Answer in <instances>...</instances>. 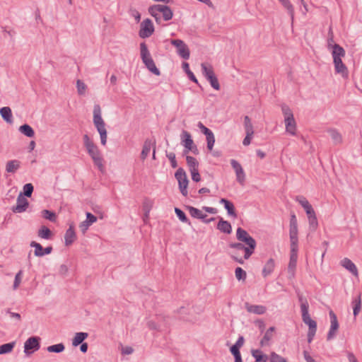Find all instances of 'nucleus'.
<instances>
[{"label":"nucleus","instance_id":"f257e3e1","mask_svg":"<svg viewBox=\"0 0 362 362\" xmlns=\"http://www.w3.org/2000/svg\"><path fill=\"white\" fill-rule=\"evenodd\" d=\"M298 300L300 303V311L303 322L309 327L308 333V342L310 343L313 341L317 331V323L315 320L311 319L309 315V305L307 300L302 296H298Z\"/></svg>","mask_w":362,"mask_h":362},{"label":"nucleus","instance_id":"f03ea898","mask_svg":"<svg viewBox=\"0 0 362 362\" xmlns=\"http://www.w3.org/2000/svg\"><path fill=\"white\" fill-rule=\"evenodd\" d=\"M332 51L333 63L336 73L341 75L343 78H348L349 71L346 65L342 62V57L345 56V50L340 45H334Z\"/></svg>","mask_w":362,"mask_h":362},{"label":"nucleus","instance_id":"7ed1b4c3","mask_svg":"<svg viewBox=\"0 0 362 362\" xmlns=\"http://www.w3.org/2000/svg\"><path fill=\"white\" fill-rule=\"evenodd\" d=\"M83 144L88 151V153L93 160L94 164L98 168L100 171L103 170V159L101 156L100 152L98 146L89 138L87 134L83 135Z\"/></svg>","mask_w":362,"mask_h":362},{"label":"nucleus","instance_id":"20e7f679","mask_svg":"<svg viewBox=\"0 0 362 362\" xmlns=\"http://www.w3.org/2000/svg\"><path fill=\"white\" fill-rule=\"evenodd\" d=\"M93 124L100 134L101 144L105 146L107 142V130L105 123L101 116V108L98 104L93 107Z\"/></svg>","mask_w":362,"mask_h":362},{"label":"nucleus","instance_id":"39448f33","mask_svg":"<svg viewBox=\"0 0 362 362\" xmlns=\"http://www.w3.org/2000/svg\"><path fill=\"white\" fill-rule=\"evenodd\" d=\"M140 55L143 63L148 70L156 76H160V71L156 67L145 42L140 44Z\"/></svg>","mask_w":362,"mask_h":362},{"label":"nucleus","instance_id":"423d86ee","mask_svg":"<svg viewBox=\"0 0 362 362\" xmlns=\"http://www.w3.org/2000/svg\"><path fill=\"white\" fill-rule=\"evenodd\" d=\"M236 238L247 245L246 255L254 253L257 243L256 240L249 235V233L242 228H238L236 230Z\"/></svg>","mask_w":362,"mask_h":362},{"label":"nucleus","instance_id":"0eeeda50","mask_svg":"<svg viewBox=\"0 0 362 362\" xmlns=\"http://www.w3.org/2000/svg\"><path fill=\"white\" fill-rule=\"evenodd\" d=\"M175 177L178 182L179 188L181 194L186 197L187 195V186L189 180L185 170L179 168L175 173Z\"/></svg>","mask_w":362,"mask_h":362},{"label":"nucleus","instance_id":"6e6552de","mask_svg":"<svg viewBox=\"0 0 362 362\" xmlns=\"http://www.w3.org/2000/svg\"><path fill=\"white\" fill-rule=\"evenodd\" d=\"M40 338L38 337H29L24 343V352L27 355L33 354L40 349Z\"/></svg>","mask_w":362,"mask_h":362},{"label":"nucleus","instance_id":"1a4fd4ad","mask_svg":"<svg viewBox=\"0 0 362 362\" xmlns=\"http://www.w3.org/2000/svg\"><path fill=\"white\" fill-rule=\"evenodd\" d=\"M154 32V26L151 19L146 18L141 23L140 30L139 32V37L141 38H147L153 35Z\"/></svg>","mask_w":362,"mask_h":362},{"label":"nucleus","instance_id":"9d476101","mask_svg":"<svg viewBox=\"0 0 362 362\" xmlns=\"http://www.w3.org/2000/svg\"><path fill=\"white\" fill-rule=\"evenodd\" d=\"M181 144L185 148L183 153L184 154L188 153L189 151H193V148L197 150L196 146L194 145L193 139L191 134L186 130H183L180 135Z\"/></svg>","mask_w":362,"mask_h":362},{"label":"nucleus","instance_id":"9b49d317","mask_svg":"<svg viewBox=\"0 0 362 362\" xmlns=\"http://www.w3.org/2000/svg\"><path fill=\"white\" fill-rule=\"evenodd\" d=\"M298 247L291 246L290 260L288 265V272L290 278L295 276V270L297 265Z\"/></svg>","mask_w":362,"mask_h":362},{"label":"nucleus","instance_id":"f8f14e48","mask_svg":"<svg viewBox=\"0 0 362 362\" xmlns=\"http://www.w3.org/2000/svg\"><path fill=\"white\" fill-rule=\"evenodd\" d=\"M171 44L175 46L177 50V54L184 59L189 58L190 52L187 45L182 40L176 39L171 41Z\"/></svg>","mask_w":362,"mask_h":362},{"label":"nucleus","instance_id":"ddd939ff","mask_svg":"<svg viewBox=\"0 0 362 362\" xmlns=\"http://www.w3.org/2000/svg\"><path fill=\"white\" fill-rule=\"evenodd\" d=\"M28 205V201L23 196V193L21 192L17 197L16 205L12 207V211L14 213H23L26 211Z\"/></svg>","mask_w":362,"mask_h":362},{"label":"nucleus","instance_id":"4468645a","mask_svg":"<svg viewBox=\"0 0 362 362\" xmlns=\"http://www.w3.org/2000/svg\"><path fill=\"white\" fill-rule=\"evenodd\" d=\"M329 318H330L331 325H330V328H329V330L327 336V339L331 340L332 339H333L334 337L335 332L339 329V322L337 320V315L333 312V310H331L329 312Z\"/></svg>","mask_w":362,"mask_h":362},{"label":"nucleus","instance_id":"2eb2a0df","mask_svg":"<svg viewBox=\"0 0 362 362\" xmlns=\"http://www.w3.org/2000/svg\"><path fill=\"white\" fill-rule=\"evenodd\" d=\"M230 164L235 171L237 181L240 184L243 185L245 180V175L241 165L234 159L230 160Z\"/></svg>","mask_w":362,"mask_h":362},{"label":"nucleus","instance_id":"dca6fc26","mask_svg":"<svg viewBox=\"0 0 362 362\" xmlns=\"http://www.w3.org/2000/svg\"><path fill=\"white\" fill-rule=\"evenodd\" d=\"M76 239V235L74 230V227L72 224L69 226V228L66 230L64 235V243L65 245H71Z\"/></svg>","mask_w":362,"mask_h":362},{"label":"nucleus","instance_id":"f3484780","mask_svg":"<svg viewBox=\"0 0 362 362\" xmlns=\"http://www.w3.org/2000/svg\"><path fill=\"white\" fill-rule=\"evenodd\" d=\"M156 145V140L155 139H147L145 140L144 145H143V149L141 153V159L145 160L146 157L148 156L151 146H155Z\"/></svg>","mask_w":362,"mask_h":362},{"label":"nucleus","instance_id":"a211bd4d","mask_svg":"<svg viewBox=\"0 0 362 362\" xmlns=\"http://www.w3.org/2000/svg\"><path fill=\"white\" fill-rule=\"evenodd\" d=\"M341 264L346 269L349 271L354 276H358V269L356 268V266L349 258H346V257L344 258L341 261Z\"/></svg>","mask_w":362,"mask_h":362},{"label":"nucleus","instance_id":"6ab92c4d","mask_svg":"<svg viewBox=\"0 0 362 362\" xmlns=\"http://www.w3.org/2000/svg\"><path fill=\"white\" fill-rule=\"evenodd\" d=\"M245 307L247 312L257 315H262L265 313L267 310L266 308L263 305H251L248 303L245 304Z\"/></svg>","mask_w":362,"mask_h":362},{"label":"nucleus","instance_id":"aec40b11","mask_svg":"<svg viewBox=\"0 0 362 362\" xmlns=\"http://www.w3.org/2000/svg\"><path fill=\"white\" fill-rule=\"evenodd\" d=\"M219 202L221 204H223L224 208L227 211L228 214L229 216H231L233 218H236L237 217V214H236L235 210V206H234L233 204L230 201H229V200H228V199H226L225 198H221L220 199Z\"/></svg>","mask_w":362,"mask_h":362},{"label":"nucleus","instance_id":"412c9836","mask_svg":"<svg viewBox=\"0 0 362 362\" xmlns=\"http://www.w3.org/2000/svg\"><path fill=\"white\" fill-rule=\"evenodd\" d=\"M298 226H289V238L291 246L298 247Z\"/></svg>","mask_w":362,"mask_h":362},{"label":"nucleus","instance_id":"4be33fe9","mask_svg":"<svg viewBox=\"0 0 362 362\" xmlns=\"http://www.w3.org/2000/svg\"><path fill=\"white\" fill-rule=\"evenodd\" d=\"M21 168V161L18 160H8L6 164V171L14 174Z\"/></svg>","mask_w":362,"mask_h":362},{"label":"nucleus","instance_id":"5701e85b","mask_svg":"<svg viewBox=\"0 0 362 362\" xmlns=\"http://www.w3.org/2000/svg\"><path fill=\"white\" fill-rule=\"evenodd\" d=\"M216 228L221 232L226 234H230L232 232L231 224L228 221L223 220L222 218H220V221H218Z\"/></svg>","mask_w":362,"mask_h":362},{"label":"nucleus","instance_id":"b1692460","mask_svg":"<svg viewBox=\"0 0 362 362\" xmlns=\"http://www.w3.org/2000/svg\"><path fill=\"white\" fill-rule=\"evenodd\" d=\"M1 117L8 124L13 122L11 109L9 107H3L0 109Z\"/></svg>","mask_w":362,"mask_h":362},{"label":"nucleus","instance_id":"393cba45","mask_svg":"<svg viewBox=\"0 0 362 362\" xmlns=\"http://www.w3.org/2000/svg\"><path fill=\"white\" fill-rule=\"evenodd\" d=\"M275 267V262L274 259L272 258H270L264 264L263 269H262V275L264 277H267V276L270 275Z\"/></svg>","mask_w":362,"mask_h":362},{"label":"nucleus","instance_id":"a878e982","mask_svg":"<svg viewBox=\"0 0 362 362\" xmlns=\"http://www.w3.org/2000/svg\"><path fill=\"white\" fill-rule=\"evenodd\" d=\"M286 131L291 135L296 134V123L293 118L284 119Z\"/></svg>","mask_w":362,"mask_h":362},{"label":"nucleus","instance_id":"bb28decb","mask_svg":"<svg viewBox=\"0 0 362 362\" xmlns=\"http://www.w3.org/2000/svg\"><path fill=\"white\" fill-rule=\"evenodd\" d=\"M275 331L274 327H270L265 332L263 338L260 341L261 346L269 345V341L273 337V333Z\"/></svg>","mask_w":362,"mask_h":362},{"label":"nucleus","instance_id":"cd10ccee","mask_svg":"<svg viewBox=\"0 0 362 362\" xmlns=\"http://www.w3.org/2000/svg\"><path fill=\"white\" fill-rule=\"evenodd\" d=\"M187 210L189 211L191 216L195 218H199L201 220H204L207 216L202 212L201 210L191 206H187Z\"/></svg>","mask_w":362,"mask_h":362},{"label":"nucleus","instance_id":"c85d7f7f","mask_svg":"<svg viewBox=\"0 0 362 362\" xmlns=\"http://www.w3.org/2000/svg\"><path fill=\"white\" fill-rule=\"evenodd\" d=\"M168 6L161 5V4H156L150 6L148 8V13L152 16H156V15L162 14L163 11Z\"/></svg>","mask_w":362,"mask_h":362},{"label":"nucleus","instance_id":"c756f323","mask_svg":"<svg viewBox=\"0 0 362 362\" xmlns=\"http://www.w3.org/2000/svg\"><path fill=\"white\" fill-rule=\"evenodd\" d=\"M327 132L332 139L334 144H340L342 142V136L341 134L334 129H329Z\"/></svg>","mask_w":362,"mask_h":362},{"label":"nucleus","instance_id":"7c9ffc66","mask_svg":"<svg viewBox=\"0 0 362 362\" xmlns=\"http://www.w3.org/2000/svg\"><path fill=\"white\" fill-rule=\"evenodd\" d=\"M201 67H202V74L206 78V79H208L211 76H214L215 74L213 67L211 64H209L206 63H202L201 64Z\"/></svg>","mask_w":362,"mask_h":362},{"label":"nucleus","instance_id":"2f4dec72","mask_svg":"<svg viewBox=\"0 0 362 362\" xmlns=\"http://www.w3.org/2000/svg\"><path fill=\"white\" fill-rule=\"evenodd\" d=\"M251 353L252 356L255 358V362H267L268 360L267 355L262 354V351L259 349H253Z\"/></svg>","mask_w":362,"mask_h":362},{"label":"nucleus","instance_id":"473e14b6","mask_svg":"<svg viewBox=\"0 0 362 362\" xmlns=\"http://www.w3.org/2000/svg\"><path fill=\"white\" fill-rule=\"evenodd\" d=\"M88 336V334L86 332H77L72 340V345L74 346H78L83 343Z\"/></svg>","mask_w":362,"mask_h":362},{"label":"nucleus","instance_id":"72a5a7b5","mask_svg":"<svg viewBox=\"0 0 362 362\" xmlns=\"http://www.w3.org/2000/svg\"><path fill=\"white\" fill-rule=\"evenodd\" d=\"M229 247L230 248H233V249H235V250H243L244 251V259H248L251 255L253 254V253H250V255H246V249H247V245L245 246V245H243L241 243H231L229 244Z\"/></svg>","mask_w":362,"mask_h":362},{"label":"nucleus","instance_id":"f704fd0d","mask_svg":"<svg viewBox=\"0 0 362 362\" xmlns=\"http://www.w3.org/2000/svg\"><path fill=\"white\" fill-rule=\"evenodd\" d=\"M281 5L287 10L288 13L289 14L291 21H293L294 18V8L293 5L291 4L289 0H278Z\"/></svg>","mask_w":362,"mask_h":362},{"label":"nucleus","instance_id":"c9c22d12","mask_svg":"<svg viewBox=\"0 0 362 362\" xmlns=\"http://www.w3.org/2000/svg\"><path fill=\"white\" fill-rule=\"evenodd\" d=\"M19 132L25 136L32 138L35 136L33 129L28 124H25L19 127Z\"/></svg>","mask_w":362,"mask_h":362},{"label":"nucleus","instance_id":"e433bc0d","mask_svg":"<svg viewBox=\"0 0 362 362\" xmlns=\"http://www.w3.org/2000/svg\"><path fill=\"white\" fill-rule=\"evenodd\" d=\"M38 236L43 239L49 240L52 238V231L47 227L42 226L38 230Z\"/></svg>","mask_w":362,"mask_h":362},{"label":"nucleus","instance_id":"4c0bfd02","mask_svg":"<svg viewBox=\"0 0 362 362\" xmlns=\"http://www.w3.org/2000/svg\"><path fill=\"white\" fill-rule=\"evenodd\" d=\"M187 164L189 167V171L198 169L199 163L197 159L191 156H186Z\"/></svg>","mask_w":362,"mask_h":362},{"label":"nucleus","instance_id":"58836bf2","mask_svg":"<svg viewBox=\"0 0 362 362\" xmlns=\"http://www.w3.org/2000/svg\"><path fill=\"white\" fill-rule=\"evenodd\" d=\"M30 247L35 248L34 255L36 257H42V256H44V253H43L44 248L42 247V246L40 243H37L35 241H32L30 243Z\"/></svg>","mask_w":362,"mask_h":362},{"label":"nucleus","instance_id":"ea45409f","mask_svg":"<svg viewBox=\"0 0 362 362\" xmlns=\"http://www.w3.org/2000/svg\"><path fill=\"white\" fill-rule=\"evenodd\" d=\"M352 304L354 315L356 317L359 313L361 307V300L360 295L352 301Z\"/></svg>","mask_w":362,"mask_h":362},{"label":"nucleus","instance_id":"a19ab883","mask_svg":"<svg viewBox=\"0 0 362 362\" xmlns=\"http://www.w3.org/2000/svg\"><path fill=\"white\" fill-rule=\"evenodd\" d=\"M64 349L65 346L62 343L51 345L47 348V351L53 353H61L64 351Z\"/></svg>","mask_w":362,"mask_h":362},{"label":"nucleus","instance_id":"79ce46f5","mask_svg":"<svg viewBox=\"0 0 362 362\" xmlns=\"http://www.w3.org/2000/svg\"><path fill=\"white\" fill-rule=\"evenodd\" d=\"M15 346V342H10L0 346V354H6L10 353Z\"/></svg>","mask_w":362,"mask_h":362},{"label":"nucleus","instance_id":"37998d69","mask_svg":"<svg viewBox=\"0 0 362 362\" xmlns=\"http://www.w3.org/2000/svg\"><path fill=\"white\" fill-rule=\"evenodd\" d=\"M175 213L176 214L178 218L183 223L191 225V222L186 216L185 214L179 208H175Z\"/></svg>","mask_w":362,"mask_h":362},{"label":"nucleus","instance_id":"c03bdc74","mask_svg":"<svg viewBox=\"0 0 362 362\" xmlns=\"http://www.w3.org/2000/svg\"><path fill=\"white\" fill-rule=\"evenodd\" d=\"M281 111L284 116V119H291V118L294 117L292 110L290 109V107L287 105H286V104L281 105Z\"/></svg>","mask_w":362,"mask_h":362},{"label":"nucleus","instance_id":"a18cd8bd","mask_svg":"<svg viewBox=\"0 0 362 362\" xmlns=\"http://www.w3.org/2000/svg\"><path fill=\"white\" fill-rule=\"evenodd\" d=\"M244 127L245 133H254L253 126L248 116H245L244 117Z\"/></svg>","mask_w":362,"mask_h":362},{"label":"nucleus","instance_id":"49530a36","mask_svg":"<svg viewBox=\"0 0 362 362\" xmlns=\"http://www.w3.org/2000/svg\"><path fill=\"white\" fill-rule=\"evenodd\" d=\"M235 275L238 281H245L247 277L246 272L244 271L241 267H237L235 270Z\"/></svg>","mask_w":362,"mask_h":362},{"label":"nucleus","instance_id":"de8ad7c7","mask_svg":"<svg viewBox=\"0 0 362 362\" xmlns=\"http://www.w3.org/2000/svg\"><path fill=\"white\" fill-rule=\"evenodd\" d=\"M33 185L31 183H27L23 186V196L30 197L33 192Z\"/></svg>","mask_w":362,"mask_h":362},{"label":"nucleus","instance_id":"09e8293b","mask_svg":"<svg viewBox=\"0 0 362 362\" xmlns=\"http://www.w3.org/2000/svg\"><path fill=\"white\" fill-rule=\"evenodd\" d=\"M334 45H339L334 43L333 32L332 30V28H329V33H328V38H327V49L329 50L333 49Z\"/></svg>","mask_w":362,"mask_h":362},{"label":"nucleus","instance_id":"8fccbe9b","mask_svg":"<svg viewBox=\"0 0 362 362\" xmlns=\"http://www.w3.org/2000/svg\"><path fill=\"white\" fill-rule=\"evenodd\" d=\"M206 80L210 83L211 87H213L215 90H218L220 89V84L215 74Z\"/></svg>","mask_w":362,"mask_h":362},{"label":"nucleus","instance_id":"3c124183","mask_svg":"<svg viewBox=\"0 0 362 362\" xmlns=\"http://www.w3.org/2000/svg\"><path fill=\"white\" fill-rule=\"evenodd\" d=\"M22 276H23V271L20 270L16 274V276H15V279H14V282H13V290H16L18 288V286L21 284V281H22Z\"/></svg>","mask_w":362,"mask_h":362},{"label":"nucleus","instance_id":"603ef678","mask_svg":"<svg viewBox=\"0 0 362 362\" xmlns=\"http://www.w3.org/2000/svg\"><path fill=\"white\" fill-rule=\"evenodd\" d=\"M76 88L78 93L82 95L85 94L87 86L81 80L78 79L76 81Z\"/></svg>","mask_w":362,"mask_h":362},{"label":"nucleus","instance_id":"864d4df0","mask_svg":"<svg viewBox=\"0 0 362 362\" xmlns=\"http://www.w3.org/2000/svg\"><path fill=\"white\" fill-rule=\"evenodd\" d=\"M42 213L44 218L49 220L51 221H55L56 214L54 212L45 209L42 211Z\"/></svg>","mask_w":362,"mask_h":362},{"label":"nucleus","instance_id":"5fc2aeb1","mask_svg":"<svg viewBox=\"0 0 362 362\" xmlns=\"http://www.w3.org/2000/svg\"><path fill=\"white\" fill-rule=\"evenodd\" d=\"M269 361L270 362H287L286 358L275 352L271 353Z\"/></svg>","mask_w":362,"mask_h":362},{"label":"nucleus","instance_id":"6e6d98bb","mask_svg":"<svg viewBox=\"0 0 362 362\" xmlns=\"http://www.w3.org/2000/svg\"><path fill=\"white\" fill-rule=\"evenodd\" d=\"M162 16L164 21H168L172 19L173 13L169 6H167L165 11L162 13Z\"/></svg>","mask_w":362,"mask_h":362},{"label":"nucleus","instance_id":"4d7b16f0","mask_svg":"<svg viewBox=\"0 0 362 362\" xmlns=\"http://www.w3.org/2000/svg\"><path fill=\"white\" fill-rule=\"evenodd\" d=\"M206 139L207 142V148L209 151H211L215 143V137L214 133L212 132L211 134L206 136Z\"/></svg>","mask_w":362,"mask_h":362},{"label":"nucleus","instance_id":"13d9d810","mask_svg":"<svg viewBox=\"0 0 362 362\" xmlns=\"http://www.w3.org/2000/svg\"><path fill=\"white\" fill-rule=\"evenodd\" d=\"M128 13L131 16L134 18L136 23H139L140 21L141 14L136 8L132 7L129 8Z\"/></svg>","mask_w":362,"mask_h":362},{"label":"nucleus","instance_id":"bf43d9fd","mask_svg":"<svg viewBox=\"0 0 362 362\" xmlns=\"http://www.w3.org/2000/svg\"><path fill=\"white\" fill-rule=\"evenodd\" d=\"M167 158L170 161L172 168H175L177 166L175 154L173 152L166 154Z\"/></svg>","mask_w":362,"mask_h":362},{"label":"nucleus","instance_id":"052dcab7","mask_svg":"<svg viewBox=\"0 0 362 362\" xmlns=\"http://www.w3.org/2000/svg\"><path fill=\"white\" fill-rule=\"evenodd\" d=\"M197 127L206 136L212 133V131L205 127L201 122H198Z\"/></svg>","mask_w":362,"mask_h":362},{"label":"nucleus","instance_id":"680f3d73","mask_svg":"<svg viewBox=\"0 0 362 362\" xmlns=\"http://www.w3.org/2000/svg\"><path fill=\"white\" fill-rule=\"evenodd\" d=\"M309 220V224H310V228L313 230H315L317 226H318V223H317V217L316 216H312L308 218Z\"/></svg>","mask_w":362,"mask_h":362},{"label":"nucleus","instance_id":"e2e57ef3","mask_svg":"<svg viewBox=\"0 0 362 362\" xmlns=\"http://www.w3.org/2000/svg\"><path fill=\"white\" fill-rule=\"evenodd\" d=\"M147 327L151 330L160 331V326L153 320H149L147 322Z\"/></svg>","mask_w":362,"mask_h":362},{"label":"nucleus","instance_id":"0e129e2a","mask_svg":"<svg viewBox=\"0 0 362 362\" xmlns=\"http://www.w3.org/2000/svg\"><path fill=\"white\" fill-rule=\"evenodd\" d=\"M189 172L191 173L192 180L194 182H198L201 180V176H200L198 169L194 170H191Z\"/></svg>","mask_w":362,"mask_h":362},{"label":"nucleus","instance_id":"69168bd1","mask_svg":"<svg viewBox=\"0 0 362 362\" xmlns=\"http://www.w3.org/2000/svg\"><path fill=\"white\" fill-rule=\"evenodd\" d=\"M91 226V224L88 222L86 220L82 221L79 225V228L83 233V234H85L88 228Z\"/></svg>","mask_w":362,"mask_h":362},{"label":"nucleus","instance_id":"338daca9","mask_svg":"<svg viewBox=\"0 0 362 362\" xmlns=\"http://www.w3.org/2000/svg\"><path fill=\"white\" fill-rule=\"evenodd\" d=\"M296 200L302 206L303 208L304 206L309 204L308 201L303 196H297L296 197Z\"/></svg>","mask_w":362,"mask_h":362},{"label":"nucleus","instance_id":"774afa93","mask_svg":"<svg viewBox=\"0 0 362 362\" xmlns=\"http://www.w3.org/2000/svg\"><path fill=\"white\" fill-rule=\"evenodd\" d=\"M91 225L97 221V217L90 212L86 213V219Z\"/></svg>","mask_w":362,"mask_h":362}]
</instances>
